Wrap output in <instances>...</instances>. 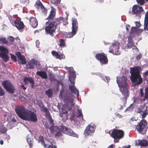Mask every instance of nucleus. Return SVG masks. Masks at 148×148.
I'll use <instances>...</instances> for the list:
<instances>
[{
  "label": "nucleus",
  "instance_id": "f257e3e1",
  "mask_svg": "<svg viewBox=\"0 0 148 148\" xmlns=\"http://www.w3.org/2000/svg\"><path fill=\"white\" fill-rule=\"evenodd\" d=\"M64 88L62 89L59 94V97L60 99H63L65 103V107L64 109H62V113L63 114L67 113L69 111L71 110L72 108L75 104L73 102V99L70 96L66 94L64 95Z\"/></svg>",
  "mask_w": 148,
  "mask_h": 148
},
{
  "label": "nucleus",
  "instance_id": "f03ea898",
  "mask_svg": "<svg viewBox=\"0 0 148 148\" xmlns=\"http://www.w3.org/2000/svg\"><path fill=\"white\" fill-rule=\"evenodd\" d=\"M64 20V18L62 17H60L59 18H56L53 21L47 22L45 28L46 33L50 35L51 36H53L54 33H55V30L58 26Z\"/></svg>",
  "mask_w": 148,
  "mask_h": 148
},
{
  "label": "nucleus",
  "instance_id": "7ed1b4c3",
  "mask_svg": "<svg viewBox=\"0 0 148 148\" xmlns=\"http://www.w3.org/2000/svg\"><path fill=\"white\" fill-rule=\"evenodd\" d=\"M141 71L140 66H136L130 68V72L131 75L130 79L132 82H136L135 86L139 85L143 82L142 78L140 75V72Z\"/></svg>",
  "mask_w": 148,
  "mask_h": 148
},
{
  "label": "nucleus",
  "instance_id": "20e7f679",
  "mask_svg": "<svg viewBox=\"0 0 148 148\" xmlns=\"http://www.w3.org/2000/svg\"><path fill=\"white\" fill-rule=\"evenodd\" d=\"M78 24L77 19L73 18L72 21V31L71 32H66L64 33L65 38H69L72 37L77 33L78 30Z\"/></svg>",
  "mask_w": 148,
  "mask_h": 148
},
{
  "label": "nucleus",
  "instance_id": "39448f33",
  "mask_svg": "<svg viewBox=\"0 0 148 148\" xmlns=\"http://www.w3.org/2000/svg\"><path fill=\"white\" fill-rule=\"evenodd\" d=\"M147 124V121L144 119H143L138 123L136 128L139 133L145 134H146L148 128L146 126Z\"/></svg>",
  "mask_w": 148,
  "mask_h": 148
},
{
  "label": "nucleus",
  "instance_id": "423d86ee",
  "mask_svg": "<svg viewBox=\"0 0 148 148\" xmlns=\"http://www.w3.org/2000/svg\"><path fill=\"white\" fill-rule=\"evenodd\" d=\"M23 120L36 122L37 121L38 118L36 114L34 112L30 110H27L26 114Z\"/></svg>",
  "mask_w": 148,
  "mask_h": 148
},
{
  "label": "nucleus",
  "instance_id": "0eeeda50",
  "mask_svg": "<svg viewBox=\"0 0 148 148\" xmlns=\"http://www.w3.org/2000/svg\"><path fill=\"white\" fill-rule=\"evenodd\" d=\"M124 135V132L122 130L114 129L110 134V136L115 139H121Z\"/></svg>",
  "mask_w": 148,
  "mask_h": 148
},
{
  "label": "nucleus",
  "instance_id": "6e6552de",
  "mask_svg": "<svg viewBox=\"0 0 148 148\" xmlns=\"http://www.w3.org/2000/svg\"><path fill=\"white\" fill-rule=\"evenodd\" d=\"M2 85L6 90L10 93L13 94L14 92V87L9 80H6L3 82Z\"/></svg>",
  "mask_w": 148,
  "mask_h": 148
},
{
  "label": "nucleus",
  "instance_id": "1a4fd4ad",
  "mask_svg": "<svg viewBox=\"0 0 148 148\" xmlns=\"http://www.w3.org/2000/svg\"><path fill=\"white\" fill-rule=\"evenodd\" d=\"M58 129L60 131L64 134L74 137H76L77 136V134L71 129L66 127L60 126L58 127Z\"/></svg>",
  "mask_w": 148,
  "mask_h": 148
},
{
  "label": "nucleus",
  "instance_id": "9d476101",
  "mask_svg": "<svg viewBox=\"0 0 148 148\" xmlns=\"http://www.w3.org/2000/svg\"><path fill=\"white\" fill-rule=\"evenodd\" d=\"M27 110L23 106H18L15 108V112L18 117L23 119L26 114Z\"/></svg>",
  "mask_w": 148,
  "mask_h": 148
},
{
  "label": "nucleus",
  "instance_id": "9b49d317",
  "mask_svg": "<svg viewBox=\"0 0 148 148\" xmlns=\"http://www.w3.org/2000/svg\"><path fill=\"white\" fill-rule=\"evenodd\" d=\"M136 110L137 113H141L142 112V113L141 114L142 119L145 118L148 114L147 107L144 105H140L137 107Z\"/></svg>",
  "mask_w": 148,
  "mask_h": 148
},
{
  "label": "nucleus",
  "instance_id": "f8f14e48",
  "mask_svg": "<svg viewBox=\"0 0 148 148\" xmlns=\"http://www.w3.org/2000/svg\"><path fill=\"white\" fill-rule=\"evenodd\" d=\"M95 57L96 59L99 60L101 64H106L108 62V60L107 56L104 53H98L96 54Z\"/></svg>",
  "mask_w": 148,
  "mask_h": 148
},
{
  "label": "nucleus",
  "instance_id": "ddd939ff",
  "mask_svg": "<svg viewBox=\"0 0 148 148\" xmlns=\"http://www.w3.org/2000/svg\"><path fill=\"white\" fill-rule=\"evenodd\" d=\"M119 43L116 42L113 43L112 46L109 48V52L113 53L114 54L118 55L120 54V52L118 50L119 48Z\"/></svg>",
  "mask_w": 148,
  "mask_h": 148
},
{
  "label": "nucleus",
  "instance_id": "4468645a",
  "mask_svg": "<svg viewBox=\"0 0 148 148\" xmlns=\"http://www.w3.org/2000/svg\"><path fill=\"white\" fill-rule=\"evenodd\" d=\"M38 61L34 59H32L26 65V69H34L35 66H37Z\"/></svg>",
  "mask_w": 148,
  "mask_h": 148
},
{
  "label": "nucleus",
  "instance_id": "2eb2a0df",
  "mask_svg": "<svg viewBox=\"0 0 148 148\" xmlns=\"http://www.w3.org/2000/svg\"><path fill=\"white\" fill-rule=\"evenodd\" d=\"M143 10L142 7L137 5H134L132 7V14H136V16H139L141 12Z\"/></svg>",
  "mask_w": 148,
  "mask_h": 148
},
{
  "label": "nucleus",
  "instance_id": "dca6fc26",
  "mask_svg": "<svg viewBox=\"0 0 148 148\" xmlns=\"http://www.w3.org/2000/svg\"><path fill=\"white\" fill-rule=\"evenodd\" d=\"M69 80L71 84V85L69 86V90L74 94H76L77 96L78 97L79 95V91L75 86V82L73 81H72L70 79H69Z\"/></svg>",
  "mask_w": 148,
  "mask_h": 148
},
{
  "label": "nucleus",
  "instance_id": "f3484780",
  "mask_svg": "<svg viewBox=\"0 0 148 148\" xmlns=\"http://www.w3.org/2000/svg\"><path fill=\"white\" fill-rule=\"evenodd\" d=\"M95 128L94 126L89 125L85 130L84 134L85 136L91 135L94 132Z\"/></svg>",
  "mask_w": 148,
  "mask_h": 148
},
{
  "label": "nucleus",
  "instance_id": "a211bd4d",
  "mask_svg": "<svg viewBox=\"0 0 148 148\" xmlns=\"http://www.w3.org/2000/svg\"><path fill=\"white\" fill-rule=\"evenodd\" d=\"M35 5L38 9H41L43 13L46 14L47 13V10L44 7L42 3L40 1L36 2Z\"/></svg>",
  "mask_w": 148,
  "mask_h": 148
},
{
  "label": "nucleus",
  "instance_id": "6ab92c4d",
  "mask_svg": "<svg viewBox=\"0 0 148 148\" xmlns=\"http://www.w3.org/2000/svg\"><path fill=\"white\" fill-rule=\"evenodd\" d=\"M14 25L18 30L22 29L24 27V25L23 22L17 19L14 21Z\"/></svg>",
  "mask_w": 148,
  "mask_h": 148
},
{
  "label": "nucleus",
  "instance_id": "aec40b11",
  "mask_svg": "<svg viewBox=\"0 0 148 148\" xmlns=\"http://www.w3.org/2000/svg\"><path fill=\"white\" fill-rule=\"evenodd\" d=\"M23 81L25 85H27L28 82L31 84V87L33 88L34 86V79L30 77H25L23 79Z\"/></svg>",
  "mask_w": 148,
  "mask_h": 148
},
{
  "label": "nucleus",
  "instance_id": "412c9836",
  "mask_svg": "<svg viewBox=\"0 0 148 148\" xmlns=\"http://www.w3.org/2000/svg\"><path fill=\"white\" fill-rule=\"evenodd\" d=\"M30 25L34 28H36L38 26V22L36 17H31L29 19Z\"/></svg>",
  "mask_w": 148,
  "mask_h": 148
},
{
  "label": "nucleus",
  "instance_id": "4be33fe9",
  "mask_svg": "<svg viewBox=\"0 0 148 148\" xmlns=\"http://www.w3.org/2000/svg\"><path fill=\"white\" fill-rule=\"evenodd\" d=\"M56 14L55 9L53 8H52L49 14L46 19L48 20H53L55 18Z\"/></svg>",
  "mask_w": 148,
  "mask_h": 148
},
{
  "label": "nucleus",
  "instance_id": "5701e85b",
  "mask_svg": "<svg viewBox=\"0 0 148 148\" xmlns=\"http://www.w3.org/2000/svg\"><path fill=\"white\" fill-rule=\"evenodd\" d=\"M36 74L42 79H46L47 78V73L45 71H38L36 73Z\"/></svg>",
  "mask_w": 148,
  "mask_h": 148
},
{
  "label": "nucleus",
  "instance_id": "b1692460",
  "mask_svg": "<svg viewBox=\"0 0 148 148\" xmlns=\"http://www.w3.org/2000/svg\"><path fill=\"white\" fill-rule=\"evenodd\" d=\"M66 70L69 69L68 72L69 75L70 77H71L73 78L75 77V71L73 70V68L72 67H66Z\"/></svg>",
  "mask_w": 148,
  "mask_h": 148
},
{
  "label": "nucleus",
  "instance_id": "393cba45",
  "mask_svg": "<svg viewBox=\"0 0 148 148\" xmlns=\"http://www.w3.org/2000/svg\"><path fill=\"white\" fill-rule=\"evenodd\" d=\"M51 53L52 55L53 56L55 57L57 59H61L63 58V55L62 54H59L58 52L55 51H52Z\"/></svg>",
  "mask_w": 148,
  "mask_h": 148
},
{
  "label": "nucleus",
  "instance_id": "a878e982",
  "mask_svg": "<svg viewBox=\"0 0 148 148\" xmlns=\"http://www.w3.org/2000/svg\"><path fill=\"white\" fill-rule=\"evenodd\" d=\"M138 145L142 147H146L148 146V141L145 140H138Z\"/></svg>",
  "mask_w": 148,
  "mask_h": 148
},
{
  "label": "nucleus",
  "instance_id": "bb28decb",
  "mask_svg": "<svg viewBox=\"0 0 148 148\" xmlns=\"http://www.w3.org/2000/svg\"><path fill=\"white\" fill-rule=\"evenodd\" d=\"M33 138L28 135L27 137V142L30 148H32L34 145Z\"/></svg>",
  "mask_w": 148,
  "mask_h": 148
},
{
  "label": "nucleus",
  "instance_id": "cd10ccee",
  "mask_svg": "<svg viewBox=\"0 0 148 148\" xmlns=\"http://www.w3.org/2000/svg\"><path fill=\"white\" fill-rule=\"evenodd\" d=\"M51 140L49 141V139H47L42 146L45 148H53L50 146L51 142Z\"/></svg>",
  "mask_w": 148,
  "mask_h": 148
},
{
  "label": "nucleus",
  "instance_id": "c85d7f7f",
  "mask_svg": "<svg viewBox=\"0 0 148 148\" xmlns=\"http://www.w3.org/2000/svg\"><path fill=\"white\" fill-rule=\"evenodd\" d=\"M0 57L5 62H7L9 60V57L8 54H4L3 53H0Z\"/></svg>",
  "mask_w": 148,
  "mask_h": 148
},
{
  "label": "nucleus",
  "instance_id": "c756f323",
  "mask_svg": "<svg viewBox=\"0 0 148 148\" xmlns=\"http://www.w3.org/2000/svg\"><path fill=\"white\" fill-rule=\"evenodd\" d=\"M42 109L43 111L45 113V116L47 118L51 117L50 112L48 110L47 108H46L44 105H42Z\"/></svg>",
  "mask_w": 148,
  "mask_h": 148
},
{
  "label": "nucleus",
  "instance_id": "7c9ffc66",
  "mask_svg": "<svg viewBox=\"0 0 148 148\" xmlns=\"http://www.w3.org/2000/svg\"><path fill=\"white\" fill-rule=\"evenodd\" d=\"M18 61L19 63L22 64H25L26 62V58L24 56L19 58Z\"/></svg>",
  "mask_w": 148,
  "mask_h": 148
},
{
  "label": "nucleus",
  "instance_id": "2f4dec72",
  "mask_svg": "<svg viewBox=\"0 0 148 148\" xmlns=\"http://www.w3.org/2000/svg\"><path fill=\"white\" fill-rule=\"evenodd\" d=\"M45 93L48 97H51L53 95V90L51 88H49L45 91Z\"/></svg>",
  "mask_w": 148,
  "mask_h": 148
},
{
  "label": "nucleus",
  "instance_id": "473e14b6",
  "mask_svg": "<svg viewBox=\"0 0 148 148\" xmlns=\"http://www.w3.org/2000/svg\"><path fill=\"white\" fill-rule=\"evenodd\" d=\"M0 51H1V53H3L4 54H8L9 52L8 49L2 46H0Z\"/></svg>",
  "mask_w": 148,
  "mask_h": 148
},
{
  "label": "nucleus",
  "instance_id": "72a5a7b5",
  "mask_svg": "<svg viewBox=\"0 0 148 148\" xmlns=\"http://www.w3.org/2000/svg\"><path fill=\"white\" fill-rule=\"evenodd\" d=\"M7 130L3 125H0V132L2 134H5L6 133Z\"/></svg>",
  "mask_w": 148,
  "mask_h": 148
},
{
  "label": "nucleus",
  "instance_id": "f704fd0d",
  "mask_svg": "<svg viewBox=\"0 0 148 148\" xmlns=\"http://www.w3.org/2000/svg\"><path fill=\"white\" fill-rule=\"evenodd\" d=\"M124 81L123 82H121V86L122 88H123V89L125 90V92H127V89H125V88L126 87V81L124 78Z\"/></svg>",
  "mask_w": 148,
  "mask_h": 148
},
{
  "label": "nucleus",
  "instance_id": "c9c22d12",
  "mask_svg": "<svg viewBox=\"0 0 148 148\" xmlns=\"http://www.w3.org/2000/svg\"><path fill=\"white\" fill-rule=\"evenodd\" d=\"M144 30L148 31V20H144Z\"/></svg>",
  "mask_w": 148,
  "mask_h": 148
},
{
  "label": "nucleus",
  "instance_id": "e433bc0d",
  "mask_svg": "<svg viewBox=\"0 0 148 148\" xmlns=\"http://www.w3.org/2000/svg\"><path fill=\"white\" fill-rule=\"evenodd\" d=\"M0 43L6 44L8 43V41L5 38L1 37L0 38Z\"/></svg>",
  "mask_w": 148,
  "mask_h": 148
},
{
  "label": "nucleus",
  "instance_id": "4c0bfd02",
  "mask_svg": "<svg viewBox=\"0 0 148 148\" xmlns=\"http://www.w3.org/2000/svg\"><path fill=\"white\" fill-rule=\"evenodd\" d=\"M44 139V137L42 136H40L39 137L38 142H40L42 145L45 143Z\"/></svg>",
  "mask_w": 148,
  "mask_h": 148
},
{
  "label": "nucleus",
  "instance_id": "58836bf2",
  "mask_svg": "<svg viewBox=\"0 0 148 148\" xmlns=\"http://www.w3.org/2000/svg\"><path fill=\"white\" fill-rule=\"evenodd\" d=\"M77 117H80L82 116V118L83 119V116L82 115V110L79 109H78V112L77 113Z\"/></svg>",
  "mask_w": 148,
  "mask_h": 148
},
{
  "label": "nucleus",
  "instance_id": "ea45409f",
  "mask_svg": "<svg viewBox=\"0 0 148 148\" xmlns=\"http://www.w3.org/2000/svg\"><path fill=\"white\" fill-rule=\"evenodd\" d=\"M59 45L60 47L64 46L65 45L64 40L63 39H61L59 41Z\"/></svg>",
  "mask_w": 148,
  "mask_h": 148
},
{
  "label": "nucleus",
  "instance_id": "a19ab883",
  "mask_svg": "<svg viewBox=\"0 0 148 148\" xmlns=\"http://www.w3.org/2000/svg\"><path fill=\"white\" fill-rule=\"evenodd\" d=\"M8 17L10 23L13 24V23H14V21L15 20L14 18V17L11 16H9Z\"/></svg>",
  "mask_w": 148,
  "mask_h": 148
},
{
  "label": "nucleus",
  "instance_id": "79ce46f5",
  "mask_svg": "<svg viewBox=\"0 0 148 148\" xmlns=\"http://www.w3.org/2000/svg\"><path fill=\"white\" fill-rule=\"evenodd\" d=\"M50 80H53L54 79V76L52 73H50L49 75Z\"/></svg>",
  "mask_w": 148,
  "mask_h": 148
},
{
  "label": "nucleus",
  "instance_id": "37998d69",
  "mask_svg": "<svg viewBox=\"0 0 148 148\" xmlns=\"http://www.w3.org/2000/svg\"><path fill=\"white\" fill-rule=\"evenodd\" d=\"M134 45L133 42H128L127 47L129 48H131Z\"/></svg>",
  "mask_w": 148,
  "mask_h": 148
},
{
  "label": "nucleus",
  "instance_id": "c03bdc74",
  "mask_svg": "<svg viewBox=\"0 0 148 148\" xmlns=\"http://www.w3.org/2000/svg\"><path fill=\"white\" fill-rule=\"evenodd\" d=\"M21 3L22 4H27L29 3V0H21L20 1Z\"/></svg>",
  "mask_w": 148,
  "mask_h": 148
},
{
  "label": "nucleus",
  "instance_id": "a18cd8bd",
  "mask_svg": "<svg viewBox=\"0 0 148 148\" xmlns=\"http://www.w3.org/2000/svg\"><path fill=\"white\" fill-rule=\"evenodd\" d=\"M60 2V0H54L52 1V2L55 4L56 5H58Z\"/></svg>",
  "mask_w": 148,
  "mask_h": 148
},
{
  "label": "nucleus",
  "instance_id": "49530a36",
  "mask_svg": "<svg viewBox=\"0 0 148 148\" xmlns=\"http://www.w3.org/2000/svg\"><path fill=\"white\" fill-rule=\"evenodd\" d=\"M138 4L140 5H143L145 3L144 0H136Z\"/></svg>",
  "mask_w": 148,
  "mask_h": 148
},
{
  "label": "nucleus",
  "instance_id": "de8ad7c7",
  "mask_svg": "<svg viewBox=\"0 0 148 148\" xmlns=\"http://www.w3.org/2000/svg\"><path fill=\"white\" fill-rule=\"evenodd\" d=\"M5 94V91L0 87V96H3Z\"/></svg>",
  "mask_w": 148,
  "mask_h": 148
},
{
  "label": "nucleus",
  "instance_id": "09e8293b",
  "mask_svg": "<svg viewBox=\"0 0 148 148\" xmlns=\"http://www.w3.org/2000/svg\"><path fill=\"white\" fill-rule=\"evenodd\" d=\"M11 59L14 60V61L16 62V57L15 55L13 54H11Z\"/></svg>",
  "mask_w": 148,
  "mask_h": 148
},
{
  "label": "nucleus",
  "instance_id": "8fccbe9b",
  "mask_svg": "<svg viewBox=\"0 0 148 148\" xmlns=\"http://www.w3.org/2000/svg\"><path fill=\"white\" fill-rule=\"evenodd\" d=\"M16 54L18 57V58H20V57L23 56L21 55V53L20 52H16Z\"/></svg>",
  "mask_w": 148,
  "mask_h": 148
},
{
  "label": "nucleus",
  "instance_id": "3c124183",
  "mask_svg": "<svg viewBox=\"0 0 148 148\" xmlns=\"http://www.w3.org/2000/svg\"><path fill=\"white\" fill-rule=\"evenodd\" d=\"M50 146L51 147H52L53 148H57V146L56 145V144L54 143H53L52 141L51 142V144H50Z\"/></svg>",
  "mask_w": 148,
  "mask_h": 148
},
{
  "label": "nucleus",
  "instance_id": "603ef678",
  "mask_svg": "<svg viewBox=\"0 0 148 148\" xmlns=\"http://www.w3.org/2000/svg\"><path fill=\"white\" fill-rule=\"evenodd\" d=\"M62 134L60 132H57L56 134L55 135V136L57 137H59L60 136H62Z\"/></svg>",
  "mask_w": 148,
  "mask_h": 148
},
{
  "label": "nucleus",
  "instance_id": "864d4df0",
  "mask_svg": "<svg viewBox=\"0 0 148 148\" xmlns=\"http://www.w3.org/2000/svg\"><path fill=\"white\" fill-rule=\"evenodd\" d=\"M49 129L51 131V132L52 133H53V132L54 131V125H51Z\"/></svg>",
  "mask_w": 148,
  "mask_h": 148
},
{
  "label": "nucleus",
  "instance_id": "5fc2aeb1",
  "mask_svg": "<svg viewBox=\"0 0 148 148\" xmlns=\"http://www.w3.org/2000/svg\"><path fill=\"white\" fill-rule=\"evenodd\" d=\"M144 30V29H137V32L138 33L140 34Z\"/></svg>",
  "mask_w": 148,
  "mask_h": 148
},
{
  "label": "nucleus",
  "instance_id": "6e6d98bb",
  "mask_svg": "<svg viewBox=\"0 0 148 148\" xmlns=\"http://www.w3.org/2000/svg\"><path fill=\"white\" fill-rule=\"evenodd\" d=\"M135 23L136 24V26L138 27H140L141 26V24L138 21L135 22Z\"/></svg>",
  "mask_w": 148,
  "mask_h": 148
},
{
  "label": "nucleus",
  "instance_id": "4d7b16f0",
  "mask_svg": "<svg viewBox=\"0 0 148 148\" xmlns=\"http://www.w3.org/2000/svg\"><path fill=\"white\" fill-rule=\"evenodd\" d=\"M136 31H137L136 29L135 28H133L131 29V33H135Z\"/></svg>",
  "mask_w": 148,
  "mask_h": 148
},
{
  "label": "nucleus",
  "instance_id": "13d9d810",
  "mask_svg": "<svg viewBox=\"0 0 148 148\" xmlns=\"http://www.w3.org/2000/svg\"><path fill=\"white\" fill-rule=\"evenodd\" d=\"M145 20H148V11L145 14Z\"/></svg>",
  "mask_w": 148,
  "mask_h": 148
},
{
  "label": "nucleus",
  "instance_id": "bf43d9fd",
  "mask_svg": "<svg viewBox=\"0 0 148 148\" xmlns=\"http://www.w3.org/2000/svg\"><path fill=\"white\" fill-rule=\"evenodd\" d=\"M9 40L10 41L13 42L14 41V38L12 36H10L9 37Z\"/></svg>",
  "mask_w": 148,
  "mask_h": 148
},
{
  "label": "nucleus",
  "instance_id": "052dcab7",
  "mask_svg": "<svg viewBox=\"0 0 148 148\" xmlns=\"http://www.w3.org/2000/svg\"><path fill=\"white\" fill-rule=\"evenodd\" d=\"M140 95L141 97H143L144 96V92H143V89H140Z\"/></svg>",
  "mask_w": 148,
  "mask_h": 148
},
{
  "label": "nucleus",
  "instance_id": "680f3d73",
  "mask_svg": "<svg viewBox=\"0 0 148 148\" xmlns=\"http://www.w3.org/2000/svg\"><path fill=\"white\" fill-rule=\"evenodd\" d=\"M143 75L145 76V77H148V71H146L145 73H143Z\"/></svg>",
  "mask_w": 148,
  "mask_h": 148
},
{
  "label": "nucleus",
  "instance_id": "e2e57ef3",
  "mask_svg": "<svg viewBox=\"0 0 148 148\" xmlns=\"http://www.w3.org/2000/svg\"><path fill=\"white\" fill-rule=\"evenodd\" d=\"M49 118L50 119V123L51 124L53 125V120L52 119L51 117H49Z\"/></svg>",
  "mask_w": 148,
  "mask_h": 148
},
{
  "label": "nucleus",
  "instance_id": "0e129e2a",
  "mask_svg": "<svg viewBox=\"0 0 148 148\" xmlns=\"http://www.w3.org/2000/svg\"><path fill=\"white\" fill-rule=\"evenodd\" d=\"M141 57V56L140 55H138L136 57V59L137 60L140 59Z\"/></svg>",
  "mask_w": 148,
  "mask_h": 148
},
{
  "label": "nucleus",
  "instance_id": "69168bd1",
  "mask_svg": "<svg viewBox=\"0 0 148 148\" xmlns=\"http://www.w3.org/2000/svg\"><path fill=\"white\" fill-rule=\"evenodd\" d=\"M109 148H115V146L114 144H112L108 147Z\"/></svg>",
  "mask_w": 148,
  "mask_h": 148
},
{
  "label": "nucleus",
  "instance_id": "338daca9",
  "mask_svg": "<svg viewBox=\"0 0 148 148\" xmlns=\"http://www.w3.org/2000/svg\"><path fill=\"white\" fill-rule=\"evenodd\" d=\"M130 145H128V146H123L122 148H130Z\"/></svg>",
  "mask_w": 148,
  "mask_h": 148
},
{
  "label": "nucleus",
  "instance_id": "774afa93",
  "mask_svg": "<svg viewBox=\"0 0 148 148\" xmlns=\"http://www.w3.org/2000/svg\"><path fill=\"white\" fill-rule=\"evenodd\" d=\"M133 42V40H132V37H129L128 38V42Z\"/></svg>",
  "mask_w": 148,
  "mask_h": 148
}]
</instances>
